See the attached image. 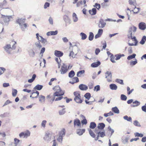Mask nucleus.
Here are the masks:
<instances>
[{
  "instance_id": "bb28decb",
  "label": "nucleus",
  "mask_w": 146,
  "mask_h": 146,
  "mask_svg": "<svg viewBox=\"0 0 146 146\" xmlns=\"http://www.w3.org/2000/svg\"><path fill=\"white\" fill-rule=\"evenodd\" d=\"M66 133V130L64 128H63L61 131L59 133V135L63 137L64 136Z\"/></svg>"
},
{
  "instance_id": "13d9d810",
  "label": "nucleus",
  "mask_w": 146,
  "mask_h": 146,
  "mask_svg": "<svg viewBox=\"0 0 146 146\" xmlns=\"http://www.w3.org/2000/svg\"><path fill=\"white\" fill-rule=\"evenodd\" d=\"M133 124L135 125L138 127L141 126V125H140L139 123L137 120H135L134 121Z\"/></svg>"
},
{
  "instance_id": "bf43d9fd",
  "label": "nucleus",
  "mask_w": 146,
  "mask_h": 146,
  "mask_svg": "<svg viewBox=\"0 0 146 146\" xmlns=\"http://www.w3.org/2000/svg\"><path fill=\"white\" fill-rule=\"evenodd\" d=\"M57 79L56 78H52L51 79L50 82H49V84L51 85L52 84V82L54 81H56Z\"/></svg>"
},
{
  "instance_id": "f257e3e1",
  "label": "nucleus",
  "mask_w": 146,
  "mask_h": 146,
  "mask_svg": "<svg viewBox=\"0 0 146 146\" xmlns=\"http://www.w3.org/2000/svg\"><path fill=\"white\" fill-rule=\"evenodd\" d=\"M64 94V92L63 90L54 92L51 100H52V101L54 100L55 101L60 100L63 99V96Z\"/></svg>"
},
{
  "instance_id": "6ab92c4d",
  "label": "nucleus",
  "mask_w": 146,
  "mask_h": 146,
  "mask_svg": "<svg viewBox=\"0 0 146 146\" xmlns=\"http://www.w3.org/2000/svg\"><path fill=\"white\" fill-rule=\"evenodd\" d=\"M53 90L54 92L62 90L59 86H54L53 88Z\"/></svg>"
},
{
  "instance_id": "09e8293b",
  "label": "nucleus",
  "mask_w": 146,
  "mask_h": 146,
  "mask_svg": "<svg viewBox=\"0 0 146 146\" xmlns=\"http://www.w3.org/2000/svg\"><path fill=\"white\" fill-rule=\"evenodd\" d=\"M84 96L86 99L89 100L90 98L91 94L89 93H87L85 94Z\"/></svg>"
},
{
  "instance_id": "e2e57ef3",
  "label": "nucleus",
  "mask_w": 146,
  "mask_h": 146,
  "mask_svg": "<svg viewBox=\"0 0 146 146\" xmlns=\"http://www.w3.org/2000/svg\"><path fill=\"white\" fill-rule=\"evenodd\" d=\"M87 123L86 119H83L81 121V123L82 125H86Z\"/></svg>"
},
{
  "instance_id": "774afa93",
  "label": "nucleus",
  "mask_w": 146,
  "mask_h": 146,
  "mask_svg": "<svg viewBox=\"0 0 146 146\" xmlns=\"http://www.w3.org/2000/svg\"><path fill=\"white\" fill-rule=\"evenodd\" d=\"M97 9H99L100 7V4L96 3L94 6Z\"/></svg>"
},
{
  "instance_id": "7ed1b4c3",
  "label": "nucleus",
  "mask_w": 146,
  "mask_h": 146,
  "mask_svg": "<svg viewBox=\"0 0 146 146\" xmlns=\"http://www.w3.org/2000/svg\"><path fill=\"white\" fill-rule=\"evenodd\" d=\"M11 43H12L13 44L12 47H11V45L10 44H7L6 45L3 47L5 51L9 54H11V52L9 51V50L10 49L15 50L16 47V45L17 44V42L15 41L14 40H12L10 42Z\"/></svg>"
},
{
  "instance_id": "49530a36",
  "label": "nucleus",
  "mask_w": 146,
  "mask_h": 146,
  "mask_svg": "<svg viewBox=\"0 0 146 146\" xmlns=\"http://www.w3.org/2000/svg\"><path fill=\"white\" fill-rule=\"evenodd\" d=\"M24 133V137H27L28 136H29L30 135V132L29 131L27 130L26 132H23Z\"/></svg>"
},
{
  "instance_id": "20e7f679",
  "label": "nucleus",
  "mask_w": 146,
  "mask_h": 146,
  "mask_svg": "<svg viewBox=\"0 0 146 146\" xmlns=\"http://www.w3.org/2000/svg\"><path fill=\"white\" fill-rule=\"evenodd\" d=\"M25 19H19L17 20L16 23L19 24L22 29H23L24 28H26L27 27V24L25 23Z\"/></svg>"
},
{
  "instance_id": "cd10ccee",
  "label": "nucleus",
  "mask_w": 146,
  "mask_h": 146,
  "mask_svg": "<svg viewBox=\"0 0 146 146\" xmlns=\"http://www.w3.org/2000/svg\"><path fill=\"white\" fill-rule=\"evenodd\" d=\"M110 88L113 90H116L117 88V86L114 84H111L110 85Z\"/></svg>"
},
{
  "instance_id": "79ce46f5",
  "label": "nucleus",
  "mask_w": 146,
  "mask_h": 146,
  "mask_svg": "<svg viewBox=\"0 0 146 146\" xmlns=\"http://www.w3.org/2000/svg\"><path fill=\"white\" fill-rule=\"evenodd\" d=\"M43 87V86L41 85H37L35 87V89L38 90H41Z\"/></svg>"
},
{
  "instance_id": "5fc2aeb1",
  "label": "nucleus",
  "mask_w": 146,
  "mask_h": 146,
  "mask_svg": "<svg viewBox=\"0 0 146 146\" xmlns=\"http://www.w3.org/2000/svg\"><path fill=\"white\" fill-rule=\"evenodd\" d=\"M100 90V87L99 85H98L95 86L94 89V91H98Z\"/></svg>"
},
{
  "instance_id": "338daca9",
  "label": "nucleus",
  "mask_w": 146,
  "mask_h": 146,
  "mask_svg": "<svg viewBox=\"0 0 146 146\" xmlns=\"http://www.w3.org/2000/svg\"><path fill=\"white\" fill-rule=\"evenodd\" d=\"M115 56H111V61L113 63L115 62Z\"/></svg>"
},
{
  "instance_id": "f3484780",
  "label": "nucleus",
  "mask_w": 146,
  "mask_h": 146,
  "mask_svg": "<svg viewBox=\"0 0 146 146\" xmlns=\"http://www.w3.org/2000/svg\"><path fill=\"white\" fill-rule=\"evenodd\" d=\"M58 33V31L56 30L55 31H50L48 32L46 35L48 36H50L52 35H56Z\"/></svg>"
},
{
  "instance_id": "c9c22d12",
  "label": "nucleus",
  "mask_w": 146,
  "mask_h": 146,
  "mask_svg": "<svg viewBox=\"0 0 146 146\" xmlns=\"http://www.w3.org/2000/svg\"><path fill=\"white\" fill-rule=\"evenodd\" d=\"M80 35L81 36V39L82 40H85L87 38V36L86 35L83 33H81Z\"/></svg>"
},
{
  "instance_id": "4d7b16f0",
  "label": "nucleus",
  "mask_w": 146,
  "mask_h": 146,
  "mask_svg": "<svg viewBox=\"0 0 146 146\" xmlns=\"http://www.w3.org/2000/svg\"><path fill=\"white\" fill-rule=\"evenodd\" d=\"M117 82L118 83L121 84L123 85L124 84L123 80L119 79H117L116 80Z\"/></svg>"
},
{
  "instance_id": "393cba45",
  "label": "nucleus",
  "mask_w": 146,
  "mask_h": 146,
  "mask_svg": "<svg viewBox=\"0 0 146 146\" xmlns=\"http://www.w3.org/2000/svg\"><path fill=\"white\" fill-rule=\"evenodd\" d=\"M105 124L102 123H99L98 126V129H103L105 127Z\"/></svg>"
},
{
  "instance_id": "b1692460",
  "label": "nucleus",
  "mask_w": 146,
  "mask_h": 146,
  "mask_svg": "<svg viewBox=\"0 0 146 146\" xmlns=\"http://www.w3.org/2000/svg\"><path fill=\"white\" fill-rule=\"evenodd\" d=\"M133 8L134 9H131L133 11L134 13H138L140 10V9L138 8H136L135 7V6H133Z\"/></svg>"
},
{
  "instance_id": "72a5a7b5",
  "label": "nucleus",
  "mask_w": 146,
  "mask_h": 146,
  "mask_svg": "<svg viewBox=\"0 0 146 146\" xmlns=\"http://www.w3.org/2000/svg\"><path fill=\"white\" fill-rule=\"evenodd\" d=\"M88 131L90 135L93 138H95V135L92 131L90 129H88Z\"/></svg>"
},
{
  "instance_id": "c03bdc74",
  "label": "nucleus",
  "mask_w": 146,
  "mask_h": 146,
  "mask_svg": "<svg viewBox=\"0 0 146 146\" xmlns=\"http://www.w3.org/2000/svg\"><path fill=\"white\" fill-rule=\"evenodd\" d=\"M39 100L40 102H44L45 101V97L43 96H40L39 98Z\"/></svg>"
},
{
  "instance_id": "69168bd1",
  "label": "nucleus",
  "mask_w": 146,
  "mask_h": 146,
  "mask_svg": "<svg viewBox=\"0 0 146 146\" xmlns=\"http://www.w3.org/2000/svg\"><path fill=\"white\" fill-rule=\"evenodd\" d=\"M49 6L50 3L48 2H46L44 5V9H46L48 7H49Z\"/></svg>"
},
{
  "instance_id": "7c9ffc66",
  "label": "nucleus",
  "mask_w": 146,
  "mask_h": 146,
  "mask_svg": "<svg viewBox=\"0 0 146 146\" xmlns=\"http://www.w3.org/2000/svg\"><path fill=\"white\" fill-rule=\"evenodd\" d=\"M124 56V55L123 54H118L115 55V57H116L115 58V60H117L119 59L122 56Z\"/></svg>"
},
{
  "instance_id": "2f4dec72",
  "label": "nucleus",
  "mask_w": 146,
  "mask_h": 146,
  "mask_svg": "<svg viewBox=\"0 0 146 146\" xmlns=\"http://www.w3.org/2000/svg\"><path fill=\"white\" fill-rule=\"evenodd\" d=\"M75 75V73L73 70L71 71L69 73L68 76L70 78H72Z\"/></svg>"
},
{
  "instance_id": "a18cd8bd",
  "label": "nucleus",
  "mask_w": 146,
  "mask_h": 146,
  "mask_svg": "<svg viewBox=\"0 0 146 146\" xmlns=\"http://www.w3.org/2000/svg\"><path fill=\"white\" fill-rule=\"evenodd\" d=\"M136 55L135 54H133L132 55H130L128 56L127 59L128 60L132 59L135 58Z\"/></svg>"
},
{
  "instance_id": "ea45409f",
  "label": "nucleus",
  "mask_w": 146,
  "mask_h": 146,
  "mask_svg": "<svg viewBox=\"0 0 146 146\" xmlns=\"http://www.w3.org/2000/svg\"><path fill=\"white\" fill-rule=\"evenodd\" d=\"M94 34L92 32H90L89 37V40L90 41L92 40L94 38Z\"/></svg>"
},
{
  "instance_id": "37998d69",
  "label": "nucleus",
  "mask_w": 146,
  "mask_h": 146,
  "mask_svg": "<svg viewBox=\"0 0 146 146\" xmlns=\"http://www.w3.org/2000/svg\"><path fill=\"white\" fill-rule=\"evenodd\" d=\"M113 113L112 111H110L109 113H105L104 114V115L105 117H106L109 116L113 115Z\"/></svg>"
},
{
  "instance_id": "e433bc0d",
  "label": "nucleus",
  "mask_w": 146,
  "mask_h": 146,
  "mask_svg": "<svg viewBox=\"0 0 146 146\" xmlns=\"http://www.w3.org/2000/svg\"><path fill=\"white\" fill-rule=\"evenodd\" d=\"M15 141V146L17 145L19 143L21 144V141L19 139H17L16 138H15L14 139Z\"/></svg>"
},
{
  "instance_id": "4be33fe9",
  "label": "nucleus",
  "mask_w": 146,
  "mask_h": 146,
  "mask_svg": "<svg viewBox=\"0 0 146 146\" xmlns=\"http://www.w3.org/2000/svg\"><path fill=\"white\" fill-rule=\"evenodd\" d=\"M89 12L91 15H94L96 14V10L95 8H93L92 10H89Z\"/></svg>"
},
{
  "instance_id": "a19ab883",
  "label": "nucleus",
  "mask_w": 146,
  "mask_h": 146,
  "mask_svg": "<svg viewBox=\"0 0 146 146\" xmlns=\"http://www.w3.org/2000/svg\"><path fill=\"white\" fill-rule=\"evenodd\" d=\"M84 70L80 71H79L77 73V76L78 77L80 76L82 74H83L84 73Z\"/></svg>"
},
{
  "instance_id": "412c9836",
  "label": "nucleus",
  "mask_w": 146,
  "mask_h": 146,
  "mask_svg": "<svg viewBox=\"0 0 146 146\" xmlns=\"http://www.w3.org/2000/svg\"><path fill=\"white\" fill-rule=\"evenodd\" d=\"M111 110L115 113L118 114L119 113V110L117 107L112 108L111 109Z\"/></svg>"
},
{
  "instance_id": "f8f14e48",
  "label": "nucleus",
  "mask_w": 146,
  "mask_h": 146,
  "mask_svg": "<svg viewBox=\"0 0 146 146\" xmlns=\"http://www.w3.org/2000/svg\"><path fill=\"white\" fill-rule=\"evenodd\" d=\"M103 30L102 29H99L98 33L95 36V38H98L100 37L103 33Z\"/></svg>"
},
{
  "instance_id": "c85d7f7f",
  "label": "nucleus",
  "mask_w": 146,
  "mask_h": 146,
  "mask_svg": "<svg viewBox=\"0 0 146 146\" xmlns=\"http://www.w3.org/2000/svg\"><path fill=\"white\" fill-rule=\"evenodd\" d=\"M129 3L132 6H134L136 4V0H129Z\"/></svg>"
},
{
  "instance_id": "de8ad7c7",
  "label": "nucleus",
  "mask_w": 146,
  "mask_h": 146,
  "mask_svg": "<svg viewBox=\"0 0 146 146\" xmlns=\"http://www.w3.org/2000/svg\"><path fill=\"white\" fill-rule=\"evenodd\" d=\"M73 18L74 22H76L78 20V18L77 17L75 13H73Z\"/></svg>"
},
{
  "instance_id": "39448f33",
  "label": "nucleus",
  "mask_w": 146,
  "mask_h": 146,
  "mask_svg": "<svg viewBox=\"0 0 146 146\" xmlns=\"http://www.w3.org/2000/svg\"><path fill=\"white\" fill-rule=\"evenodd\" d=\"M52 136V134L49 132H46L44 137V139L46 141L49 142L50 141Z\"/></svg>"
},
{
  "instance_id": "ddd939ff",
  "label": "nucleus",
  "mask_w": 146,
  "mask_h": 146,
  "mask_svg": "<svg viewBox=\"0 0 146 146\" xmlns=\"http://www.w3.org/2000/svg\"><path fill=\"white\" fill-rule=\"evenodd\" d=\"M96 129H95V132L96 133L98 134V137H103L105 136V133L104 131H102V132H101V131L96 132Z\"/></svg>"
},
{
  "instance_id": "a878e982",
  "label": "nucleus",
  "mask_w": 146,
  "mask_h": 146,
  "mask_svg": "<svg viewBox=\"0 0 146 146\" xmlns=\"http://www.w3.org/2000/svg\"><path fill=\"white\" fill-rule=\"evenodd\" d=\"M40 38L38 40L40 42H41L42 43L44 44L47 42L46 40L43 38L42 36H39Z\"/></svg>"
},
{
  "instance_id": "c756f323",
  "label": "nucleus",
  "mask_w": 146,
  "mask_h": 146,
  "mask_svg": "<svg viewBox=\"0 0 146 146\" xmlns=\"http://www.w3.org/2000/svg\"><path fill=\"white\" fill-rule=\"evenodd\" d=\"M36 77V75L35 74H33L32 76V78L28 80V82L30 83L32 82L35 80Z\"/></svg>"
},
{
  "instance_id": "8fccbe9b",
  "label": "nucleus",
  "mask_w": 146,
  "mask_h": 146,
  "mask_svg": "<svg viewBox=\"0 0 146 146\" xmlns=\"http://www.w3.org/2000/svg\"><path fill=\"white\" fill-rule=\"evenodd\" d=\"M127 97L126 96L123 94H121V100L123 101H125L126 100Z\"/></svg>"
},
{
  "instance_id": "9d476101",
  "label": "nucleus",
  "mask_w": 146,
  "mask_h": 146,
  "mask_svg": "<svg viewBox=\"0 0 146 146\" xmlns=\"http://www.w3.org/2000/svg\"><path fill=\"white\" fill-rule=\"evenodd\" d=\"M106 25V23L104 20L102 19H101L98 23V25L99 28H103L105 27Z\"/></svg>"
},
{
  "instance_id": "603ef678",
  "label": "nucleus",
  "mask_w": 146,
  "mask_h": 146,
  "mask_svg": "<svg viewBox=\"0 0 146 146\" xmlns=\"http://www.w3.org/2000/svg\"><path fill=\"white\" fill-rule=\"evenodd\" d=\"M134 135L135 137H142L143 136V135L142 133H139L138 132L135 133Z\"/></svg>"
},
{
  "instance_id": "052dcab7",
  "label": "nucleus",
  "mask_w": 146,
  "mask_h": 146,
  "mask_svg": "<svg viewBox=\"0 0 146 146\" xmlns=\"http://www.w3.org/2000/svg\"><path fill=\"white\" fill-rule=\"evenodd\" d=\"M137 63V61L136 59L135 61H132L130 62V64L131 66H134Z\"/></svg>"
},
{
  "instance_id": "423d86ee",
  "label": "nucleus",
  "mask_w": 146,
  "mask_h": 146,
  "mask_svg": "<svg viewBox=\"0 0 146 146\" xmlns=\"http://www.w3.org/2000/svg\"><path fill=\"white\" fill-rule=\"evenodd\" d=\"M68 70L67 66L65 64H63L61 67L60 72L62 74H64L66 73Z\"/></svg>"
},
{
  "instance_id": "680f3d73",
  "label": "nucleus",
  "mask_w": 146,
  "mask_h": 146,
  "mask_svg": "<svg viewBox=\"0 0 146 146\" xmlns=\"http://www.w3.org/2000/svg\"><path fill=\"white\" fill-rule=\"evenodd\" d=\"M0 75L3 73V72L5 70V69L3 67L0 68Z\"/></svg>"
},
{
  "instance_id": "2eb2a0df",
  "label": "nucleus",
  "mask_w": 146,
  "mask_h": 146,
  "mask_svg": "<svg viewBox=\"0 0 146 146\" xmlns=\"http://www.w3.org/2000/svg\"><path fill=\"white\" fill-rule=\"evenodd\" d=\"M79 88L82 90H86L88 89V87L86 85L82 84H80L79 86Z\"/></svg>"
},
{
  "instance_id": "6e6d98bb",
  "label": "nucleus",
  "mask_w": 146,
  "mask_h": 146,
  "mask_svg": "<svg viewBox=\"0 0 146 146\" xmlns=\"http://www.w3.org/2000/svg\"><path fill=\"white\" fill-rule=\"evenodd\" d=\"M129 139V138L128 137H126L124 139L122 140V141L123 143L124 144H125L127 143Z\"/></svg>"
},
{
  "instance_id": "6e6552de",
  "label": "nucleus",
  "mask_w": 146,
  "mask_h": 146,
  "mask_svg": "<svg viewBox=\"0 0 146 146\" xmlns=\"http://www.w3.org/2000/svg\"><path fill=\"white\" fill-rule=\"evenodd\" d=\"M132 33H131V37L132 40L133 41V43H129L128 44L129 46H135L136 45L137 41L135 37L134 36L132 37L131 36Z\"/></svg>"
},
{
  "instance_id": "3c124183",
  "label": "nucleus",
  "mask_w": 146,
  "mask_h": 146,
  "mask_svg": "<svg viewBox=\"0 0 146 146\" xmlns=\"http://www.w3.org/2000/svg\"><path fill=\"white\" fill-rule=\"evenodd\" d=\"M17 91L16 89H14L13 90L12 94V96L14 97H15L17 95Z\"/></svg>"
},
{
  "instance_id": "a211bd4d",
  "label": "nucleus",
  "mask_w": 146,
  "mask_h": 146,
  "mask_svg": "<svg viewBox=\"0 0 146 146\" xmlns=\"http://www.w3.org/2000/svg\"><path fill=\"white\" fill-rule=\"evenodd\" d=\"M74 126H80L81 124L80 120L79 119H75L74 121Z\"/></svg>"
},
{
  "instance_id": "aec40b11",
  "label": "nucleus",
  "mask_w": 146,
  "mask_h": 146,
  "mask_svg": "<svg viewBox=\"0 0 146 146\" xmlns=\"http://www.w3.org/2000/svg\"><path fill=\"white\" fill-rule=\"evenodd\" d=\"M100 62L99 61H98L96 62H95L92 63L91 64V66L92 67H96L98 66L100 64Z\"/></svg>"
},
{
  "instance_id": "9b49d317",
  "label": "nucleus",
  "mask_w": 146,
  "mask_h": 146,
  "mask_svg": "<svg viewBox=\"0 0 146 146\" xmlns=\"http://www.w3.org/2000/svg\"><path fill=\"white\" fill-rule=\"evenodd\" d=\"M86 1L85 0H84L83 1H80L77 3L76 4V6L77 7L81 6L84 3V7L86 6L87 5L86 4Z\"/></svg>"
},
{
  "instance_id": "f704fd0d",
  "label": "nucleus",
  "mask_w": 146,
  "mask_h": 146,
  "mask_svg": "<svg viewBox=\"0 0 146 146\" xmlns=\"http://www.w3.org/2000/svg\"><path fill=\"white\" fill-rule=\"evenodd\" d=\"M73 84L77 83L79 82V80L78 78L76 77H74L72 79Z\"/></svg>"
},
{
  "instance_id": "58836bf2",
  "label": "nucleus",
  "mask_w": 146,
  "mask_h": 146,
  "mask_svg": "<svg viewBox=\"0 0 146 146\" xmlns=\"http://www.w3.org/2000/svg\"><path fill=\"white\" fill-rule=\"evenodd\" d=\"M35 45L39 49H40L42 47V46L39 41L36 42L35 43Z\"/></svg>"
},
{
  "instance_id": "4468645a",
  "label": "nucleus",
  "mask_w": 146,
  "mask_h": 146,
  "mask_svg": "<svg viewBox=\"0 0 146 146\" xmlns=\"http://www.w3.org/2000/svg\"><path fill=\"white\" fill-rule=\"evenodd\" d=\"M139 28L142 30H145L146 28L145 24L143 22L140 23L139 24Z\"/></svg>"
},
{
  "instance_id": "473e14b6",
  "label": "nucleus",
  "mask_w": 146,
  "mask_h": 146,
  "mask_svg": "<svg viewBox=\"0 0 146 146\" xmlns=\"http://www.w3.org/2000/svg\"><path fill=\"white\" fill-rule=\"evenodd\" d=\"M96 127V124L94 122H91L90 126V127L92 129H94Z\"/></svg>"
},
{
  "instance_id": "864d4df0",
  "label": "nucleus",
  "mask_w": 146,
  "mask_h": 146,
  "mask_svg": "<svg viewBox=\"0 0 146 146\" xmlns=\"http://www.w3.org/2000/svg\"><path fill=\"white\" fill-rule=\"evenodd\" d=\"M65 108H63L59 111V114L60 115H62L64 114L65 112Z\"/></svg>"
},
{
  "instance_id": "4c0bfd02",
  "label": "nucleus",
  "mask_w": 146,
  "mask_h": 146,
  "mask_svg": "<svg viewBox=\"0 0 146 146\" xmlns=\"http://www.w3.org/2000/svg\"><path fill=\"white\" fill-rule=\"evenodd\" d=\"M146 40V36H143L141 41L140 42L141 44H144L145 41Z\"/></svg>"
},
{
  "instance_id": "dca6fc26",
  "label": "nucleus",
  "mask_w": 146,
  "mask_h": 146,
  "mask_svg": "<svg viewBox=\"0 0 146 146\" xmlns=\"http://www.w3.org/2000/svg\"><path fill=\"white\" fill-rule=\"evenodd\" d=\"M39 94V92L37 91L34 92L32 93V95L30 96V97L33 98H36L38 96Z\"/></svg>"
},
{
  "instance_id": "0e129e2a",
  "label": "nucleus",
  "mask_w": 146,
  "mask_h": 146,
  "mask_svg": "<svg viewBox=\"0 0 146 146\" xmlns=\"http://www.w3.org/2000/svg\"><path fill=\"white\" fill-rule=\"evenodd\" d=\"M62 137L59 135L57 139V140L58 141L61 142L62 141Z\"/></svg>"
},
{
  "instance_id": "5701e85b",
  "label": "nucleus",
  "mask_w": 146,
  "mask_h": 146,
  "mask_svg": "<svg viewBox=\"0 0 146 146\" xmlns=\"http://www.w3.org/2000/svg\"><path fill=\"white\" fill-rule=\"evenodd\" d=\"M140 104V103L136 100L133 102V104L131 105V106L133 107H136L139 105Z\"/></svg>"
},
{
  "instance_id": "1a4fd4ad",
  "label": "nucleus",
  "mask_w": 146,
  "mask_h": 146,
  "mask_svg": "<svg viewBox=\"0 0 146 146\" xmlns=\"http://www.w3.org/2000/svg\"><path fill=\"white\" fill-rule=\"evenodd\" d=\"M54 54L56 56L59 57H62L63 55V52L57 50L54 51Z\"/></svg>"
},
{
  "instance_id": "f03ea898",
  "label": "nucleus",
  "mask_w": 146,
  "mask_h": 146,
  "mask_svg": "<svg viewBox=\"0 0 146 146\" xmlns=\"http://www.w3.org/2000/svg\"><path fill=\"white\" fill-rule=\"evenodd\" d=\"M74 96V100L77 103L81 104L83 101V98L81 97L80 93L78 91L74 92L73 93Z\"/></svg>"
},
{
  "instance_id": "0eeeda50",
  "label": "nucleus",
  "mask_w": 146,
  "mask_h": 146,
  "mask_svg": "<svg viewBox=\"0 0 146 146\" xmlns=\"http://www.w3.org/2000/svg\"><path fill=\"white\" fill-rule=\"evenodd\" d=\"M106 78L108 82H110L111 81L112 75L111 72L108 71L106 73Z\"/></svg>"
}]
</instances>
